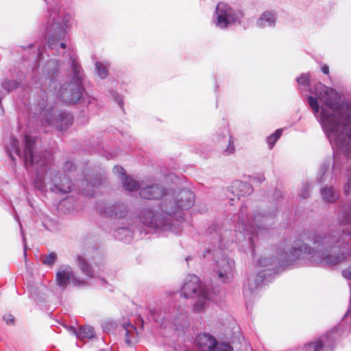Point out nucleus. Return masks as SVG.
Returning a JSON list of instances; mask_svg holds the SVG:
<instances>
[{
	"instance_id": "1",
	"label": "nucleus",
	"mask_w": 351,
	"mask_h": 351,
	"mask_svg": "<svg viewBox=\"0 0 351 351\" xmlns=\"http://www.w3.org/2000/svg\"><path fill=\"white\" fill-rule=\"evenodd\" d=\"M307 101L315 117L339 152L351 158V104L340 103L337 92L319 82Z\"/></svg>"
},
{
	"instance_id": "2",
	"label": "nucleus",
	"mask_w": 351,
	"mask_h": 351,
	"mask_svg": "<svg viewBox=\"0 0 351 351\" xmlns=\"http://www.w3.org/2000/svg\"><path fill=\"white\" fill-rule=\"evenodd\" d=\"M25 148L23 154L26 168L36 171L34 187L43 191L47 187L53 193H68L71 191V180L60 171L49 166L51 154L45 151H38L37 138L28 135L24 136Z\"/></svg>"
},
{
	"instance_id": "3",
	"label": "nucleus",
	"mask_w": 351,
	"mask_h": 351,
	"mask_svg": "<svg viewBox=\"0 0 351 351\" xmlns=\"http://www.w3.org/2000/svg\"><path fill=\"white\" fill-rule=\"evenodd\" d=\"M25 148L23 154L26 168L36 171L34 187L43 191L47 187L53 193H68L71 191V180L60 171L49 166L51 154L45 151H38L37 138L28 135L24 136Z\"/></svg>"
},
{
	"instance_id": "4",
	"label": "nucleus",
	"mask_w": 351,
	"mask_h": 351,
	"mask_svg": "<svg viewBox=\"0 0 351 351\" xmlns=\"http://www.w3.org/2000/svg\"><path fill=\"white\" fill-rule=\"evenodd\" d=\"M195 202L193 193L188 189L180 191L175 197L169 196L162 199L160 212L154 213L150 208L144 209L139 220L156 231H171L175 234L181 232L180 223L184 220L183 210L191 208Z\"/></svg>"
},
{
	"instance_id": "5",
	"label": "nucleus",
	"mask_w": 351,
	"mask_h": 351,
	"mask_svg": "<svg viewBox=\"0 0 351 351\" xmlns=\"http://www.w3.org/2000/svg\"><path fill=\"white\" fill-rule=\"evenodd\" d=\"M49 19L46 27L47 45L51 49L57 50V55H60L58 49L66 48L68 26L71 16L69 13L62 10L53 1L48 9Z\"/></svg>"
},
{
	"instance_id": "6",
	"label": "nucleus",
	"mask_w": 351,
	"mask_h": 351,
	"mask_svg": "<svg viewBox=\"0 0 351 351\" xmlns=\"http://www.w3.org/2000/svg\"><path fill=\"white\" fill-rule=\"evenodd\" d=\"M230 232L226 231L223 234L215 233V240L218 246H214L213 249H208L204 254V258L211 256L215 261L213 266V273L219 280L223 283L231 281L234 271V262L230 259L224 253L223 249L234 241L232 238H226Z\"/></svg>"
},
{
	"instance_id": "7",
	"label": "nucleus",
	"mask_w": 351,
	"mask_h": 351,
	"mask_svg": "<svg viewBox=\"0 0 351 351\" xmlns=\"http://www.w3.org/2000/svg\"><path fill=\"white\" fill-rule=\"evenodd\" d=\"M274 215L272 213H258L252 219L249 216L248 208L242 206L238 215L237 232L244 239H247L252 250L254 247V237L258 236L262 230L267 229L274 223Z\"/></svg>"
},
{
	"instance_id": "8",
	"label": "nucleus",
	"mask_w": 351,
	"mask_h": 351,
	"mask_svg": "<svg viewBox=\"0 0 351 351\" xmlns=\"http://www.w3.org/2000/svg\"><path fill=\"white\" fill-rule=\"evenodd\" d=\"M69 81L64 83L59 90L61 101L68 104H75L82 97L84 92L83 86V71L77 61L71 59Z\"/></svg>"
},
{
	"instance_id": "9",
	"label": "nucleus",
	"mask_w": 351,
	"mask_h": 351,
	"mask_svg": "<svg viewBox=\"0 0 351 351\" xmlns=\"http://www.w3.org/2000/svg\"><path fill=\"white\" fill-rule=\"evenodd\" d=\"M113 172L121 176L123 186L125 191L133 192L139 191L142 198L147 199H158L169 196V191L158 184H152L143 186L132 178L127 176L124 169L119 166L113 168Z\"/></svg>"
},
{
	"instance_id": "10",
	"label": "nucleus",
	"mask_w": 351,
	"mask_h": 351,
	"mask_svg": "<svg viewBox=\"0 0 351 351\" xmlns=\"http://www.w3.org/2000/svg\"><path fill=\"white\" fill-rule=\"evenodd\" d=\"M182 295L185 298H196L193 308L195 313L203 311L210 299L209 289L201 284L195 275L186 278L182 287Z\"/></svg>"
},
{
	"instance_id": "11",
	"label": "nucleus",
	"mask_w": 351,
	"mask_h": 351,
	"mask_svg": "<svg viewBox=\"0 0 351 351\" xmlns=\"http://www.w3.org/2000/svg\"><path fill=\"white\" fill-rule=\"evenodd\" d=\"M243 17L241 11L232 9L229 5L220 2L216 6L213 21L215 25L221 29L240 22Z\"/></svg>"
},
{
	"instance_id": "12",
	"label": "nucleus",
	"mask_w": 351,
	"mask_h": 351,
	"mask_svg": "<svg viewBox=\"0 0 351 351\" xmlns=\"http://www.w3.org/2000/svg\"><path fill=\"white\" fill-rule=\"evenodd\" d=\"M56 282L63 290L69 285L77 288L89 285L88 281L85 278L78 276L69 265H62L58 268L56 274Z\"/></svg>"
},
{
	"instance_id": "13",
	"label": "nucleus",
	"mask_w": 351,
	"mask_h": 351,
	"mask_svg": "<svg viewBox=\"0 0 351 351\" xmlns=\"http://www.w3.org/2000/svg\"><path fill=\"white\" fill-rule=\"evenodd\" d=\"M195 346L197 351H233L228 343L217 341L215 337L209 333H200L197 335Z\"/></svg>"
},
{
	"instance_id": "14",
	"label": "nucleus",
	"mask_w": 351,
	"mask_h": 351,
	"mask_svg": "<svg viewBox=\"0 0 351 351\" xmlns=\"http://www.w3.org/2000/svg\"><path fill=\"white\" fill-rule=\"evenodd\" d=\"M97 210L101 215L115 219L124 218L128 213L126 205L121 202L99 203Z\"/></svg>"
},
{
	"instance_id": "15",
	"label": "nucleus",
	"mask_w": 351,
	"mask_h": 351,
	"mask_svg": "<svg viewBox=\"0 0 351 351\" xmlns=\"http://www.w3.org/2000/svg\"><path fill=\"white\" fill-rule=\"evenodd\" d=\"M336 332L337 328H334L331 331L317 339L315 341L307 343L305 351H332L335 346L334 334Z\"/></svg>"
},
{
	"instance_id": "16",
	"label": "nucleus",
	"mask_w": 351,
	"mask_h": 351,
	"mask_svg": "<svg viewBox=\"0 0 351 351\" xmlns=\"http://www.w3.org/2000/svg\"><path fill=\"white\" fill-rule=\"evenodd\" d=\"M50 125L56 127L60 131L69 128L73 123L72 115L66 112H60L52 115L51 119H47Z\"/></svg>"
},
{
	"instance_id": "17",
	"label": "nucleus",
	"mask_w": 351,
	"mask_h": 351,
	"mask_svg": "<svg viewBox=\"0 0 351 351\" xmlns=\"http://www.w3.org/2000/svg\"><path fill=\"white\" fill-rule=\"evenodd\" d=\"M229 190L232 196L239 199L240 197L250 195L253 191V188L248 182L235 180L232 183Z\"/></svg>"
},
{
	"instance_id": "18",
	"label": "nucleus",
	"mask_w": 351,
	"mask_h": 351,
	"mask_svg": "<svg viewBox=\"0 0 351 351\" xmlns=\"http://www.w3.org/2000/svg\"><path fill=\"white\" fill-rule=\"evenodd\" d=\"M75 265L87 279L95 278V272L93 266L82 256L77 255L75 261Z\"/></svg>"
},
{
	"instance_id": "19",
	"label": "nucleus",
	"mask_w": 351,
	"mask_h": 351,
	"mask_svg": "<svg viewBox=\"0 0 351 351\" xmlns=\"http://www.w3.org/2000/svg\"><path fill=\"white\" fill-rule=\"evenodd\" d=\"M277 16L273 11H265L256 21V26L259 28L273 27L276 25Z\"/></svg>"
},
{
	"instance_id": "20",
	"label": "nucleus",
	"mask_w": 351,
	"mask_h": 351,
	"mask_svg": "<svg viewBox=\"0 0 351 351\" xmlns=\"http://www.w3.org/2000/svg\"><path fill=\"white\" fill-rule=\"evenodd\" d=\"M322 199L327 203H334L339 198V192L332 186H326L320 190Z\"/></svg>"
},
{
	"instance_id": "21",
	"label": "nucleus",
	"mask_w": 351,
	"mask_h": 351,
	"mask_svg": "<svg viewBox=\"0 0 351 351\" xmlns=\"http://www.w3.org/2000/svg\"><path fill=\"white\" fill-rule=\"evenodd\" d=\"M343 191L345 195L351 194V164H346L342 174Z\"/></svg>"
},
{
	"instance_id": "22",
	"label": "nucleus",
	"mask_w": 351,
	"mask_h": 351,
	"mask_svg": "<svg viewBox=\"0 0 351 351\" xmlns=\"http://www.w3.org/2000/svg\"><path fill=\"white\" fill-rule=\"evenodd\" d=\"M86 184L87 189L82 190V193L86 196L92 197L94 195V188L99 186L101 184V178L100 176H97L93 180H84L82 184Z\"/></svg>"
},
{
	"instance_id": "23",
	"label": "nucleus",
	"mask_w": 351,
	"mask_h": 351,
	"mask_svg": "<svg viewBox=\"0 0 351 351\" xmlns=\"http://www.w3.org/2000/svg\"><path fill=\"white\" fill-rule=\"evenodd\" d=\"M122 332L125 335V342L128 345H132L130 337L136 332V328L130 322H124L122 324Z\"/></svg>"
},
{
	"instance_id": "24",
	"label": "nucleus",
	"mask_w": 351,
	"mask_h": 351,
	"mask_svg": "<svg viewBox=\"0 0 351 351\" xmlns=\"http://www.w3.org/2000/svg\"><path fill=\"white\" fill-rule=\"evenodd\" d=\"M223 138L225 143H227L225 146H221V149L224 155L229 156L235 152L234 147V139L232 136L229 135L228 137L223 136Z\"/></svg>"
},
{
	"instance_id": "25",
	"label": "nucleus",
	"mask_w": 351,
	"mask_h": 351,
	"mask_svg": "<svg viewBox=\"0 0 351 351\" xmlns=\"http://www.w3.org/2000/svg\"><path fill=\"white\" fill-rule=\"evenodd\" d=\"M94 328L90 326H83L80 328L77 338L83 340L84 339H92L95 337Z\"/></svg>"
},
{
	"instance_id": "26",
	"label": "nucleus",
	"mask_w": 351,
	"mask_h": 351,
	"mask_svg": "<svg viewBox=\"0 0 351 351\" xmlns=\"http://www.w3.org/2000/svg\"><path fill=\"white\" fill-rule=\"evenodd\" d=\"M7 152L12 160H14V158L12 152H14V154L19 156H21L19 147V141L14 137H12L10 138V145L7 147Z\"/></svg>"
},
{
	"instance_id": "27",
	"label": "nucleus",
	"mask_w": 351,
	"mask_h": 351,
	"mask_svg": "<svg viewBox=\"0 0 351 351\" xmlns=\"http://www.w3.org/2000/svg\"><path fill=\"white\" fill-rule=\"evenodd\" d=\"M313 186L309 182H306L302 184V186L299 192V197L302 199H307L311 196V192L312 191Z\"/></svg>"
},
{
	"instance_id": "28",
	"label": "nucleus",
	"mask_w": 351,
	"mask_h": 351,
	"mask_svg": "<svg viewBox=\"0 0 351 351\" xmlns=\"http://www.w3.org/2000/svg\"><path fill=\"white\" fill-rule=\"evenodd\" d=\"M21 85V82L19 80H12L5 79L4 82L2 83V87L5 90H6L8 93L14 90V89L19 87Z\"/></svg>"
},
{
	"instance_id": "29",
	"label": "nucleus",
	"mask_w": 351,
	"mask_h": 351,
	"mask_svg": "<svg viewBox=\"0 0 351 351\" xmlns=\"http://www.w3.org/2000/svg\"><path fill=\"white\" fill-rule=\"evenodd\" d=\"M58 256L56 253L52 252L47 255L41 256L42 263L47 266L52 267L57 261Z\"/></svg>"
},
{
	"instance_id": "30",
	"label": "nucleus",
	"mask_w": 351,
	"mask_h": 351,
	"mask_svg": "<svg viewBox=\"0 0 351 351\" xmlns=\"http://www.w3.org/2000/svg\"><path fill=\"white\" fill-rule=\"evenodd\" d=\"M95 67L97 75L101 79H105L107 77L108 75V70L106 65L104 63L97 62L95 63Z\"/></svg>"
},
{
	"instance_id": "31",
	"label": "nucleus",
	"mask_w": 351,
	"mask_h": 351,
	"mask_svg": "<svg viewBox=\"0 0 351 351\" xmlns=\"http://www.w3.org/2000/svg\"><path fill=\"white\" fill-rule=\"evenodd\" d=\"M282 134V130H277L274 133L271 134L267 138V143L269 145L270 148H272L277 140L280 138V136Z\"/></svg>"
},
{
	"instance_id": "32",
	"label": "nucleus",
	"mask_w": 351,
	"mask_h": 351,
	"mask_svg": "<svg viewBox=\"0 0 351 351\" xmlns=\"http://www.w3.org/2000/svg\"><path fill=\"white\" fill-rule=\"evenodd\" d=\"M298 83L303 86L308 87L310 86V74L303 73L297 78Z\"/></svg>"
},
{
	"instance_id": "33",
	"label": "nucleus",
	"mask_w": 351,
	"mask_h": 351,
	"mask_svg": "<svg viewBox=\"0 0 351 351\" xmlns=\"http://www.w3.org/2000/svg\"><path fill=\"white\" fill-rule=\"evenodd\" d=\"M341 166V163L340 159L337 156H334V162H333V166H332V171H333L334 175H335L337 173V171L340 170Z\"/></svg>"
},
{
	"instance_id": "34",
	"label": "nucleus",
	"mask_w": 351,
	"mask_h": 351,
	"mask_svg": "<svg viewBox=\"0 0 351 351\" xmlns=\"http://www.w3.org/2000/svg\"><path fill=\"white\" fill-rule=\"evenodd\" d=\"M75 169V165L71 161H66L63 165V169L64 171H72Z\"/></svg>"
},
{
	"instance_id": "35",
	"label": "nucleus",
	"mask_w": 351,
	"mask_h": 351,
	"mask_svg": "<svg viewBox=\"0 0 351 351\" xmlns=\"http://www.w3.org/2000/svg\"><path fill=\"white\" fill-rule=\"evenodd\" d=\"M134 231V228L132 227V226L131 225L130 227H128L126 228H119V230H117V234H121V232H126V234L128 236H131V233L132 232Z\"/></svg>"
},
{
	"instance_id": "36",
	"label": "nucleus",
	"mask_w": 351,
	"mask_h": 351,
	"mask_svg": "<svg viewBox=\"0 0 351 351\" xmlns=\"http://www.w3.org/2000/svg\"><path fill=\"white\" fill-rule=\"evenodd\" d=\"M3 320L6 322L7 324H13L14 322V317L11 314L5 315L3 317Z\"/></svg>"
},
{
	"instance_id": "37",
	"label": "nucleus",
	"mask_w": 351,
	"mask_h": 351,
	"mask_svg": "<svg viewBox=\"0 0 351 351\" xmlns=\"http://www.w3.org/2000/svg\"><path fill=\"white\" fill-rule=\"evenodd\" d=\"M113 97H114L115 100L119 104V106L122 107L123 104V101L122 98L120 96H119L117 94H115V93L113 94Z\"/></svg>"
},
{
	"instance_id": "38",
	"label": "nucleus",
	"mask_w": 351,
	"mask_h": 351,
	"mask_svg": "<svg viewBox=\"0 0 351 351\" xmlns=\"http://www.w3.org/2000/svg\"><path fill=\"white\" fill-rule=\"evenodd\" d=\"M265 178L261 175L253 178L254 181H256V182H258L260 183L265 181Z\"/></svg>"
},
{
	"instance_id": "39",
	"label": "nucleus",
	"mask_w": 351,
	"mask_h": 351,
	"mask_svg": "<svg viewBox=\"0 0 351 351\" xmlns=\"http://www.w3.org/2000/svg\"><path fill=\"white\" fill-rule=\"evenodd\" d=\"M68 330L73 334L74 335H75L77 337V332H78V330H77L75 327L73 326H69L68 327Z\"/></svg>"
},
{
	"instance_id": "40",
	"label": "nucleus",
	"mask_w": 351,
	"mask_h": 351,
	"mask_svg": "<svg viewBox=\"0 0 351 351\" xmlns=\"http://www.w3.org/2000/svg\"><path fill=\"white\" fill-rule=\"evenodd\" d=\"M322 71L324 73V74H328L329 73V68L327 65H324L322 67Z\"/></svg>"
},
{
	"instance_id": "41",
	"label": "nucleus",
	"mask_w": 351,
	"mask_h": 351,
	"mask_svg": "<svg viewBox=\"0 0 351 351\" xmlns=\"http://www.w3.org/2000/svg\"><path fill=\"white\" fill-rule=\"evenodd\" d=\"M229 199H230V204L231 205H233V202L234 200V197H232L231 196H228Z\"/></svg>"
},
{
	"instance_id": "42",
	"label": "nucleus",
	"mask_w": 351,
	"mask_h": 351,
	"mask_svg": "<svg viewBox=\"0 0 351 351\" xmlns=\"http://www.w3.org/2000/svg\"><path fill=\"white\" fill-rule=\"evenodd\" d=\"M191 256H187V257L186 258V261L187 262H188L189 260H191Z\"/></svg>"
},
{
	"instance_id": "43",
	"label": "nucleus",
	"mask_w": 351,
	"mask_h": 351,
	"mask_svg": "<svg viewBox=\"0 0 351 351\" xmlns=\"http://www.w3.org/2000/svg\"><path fill=\"white\" fill-rule=\"evenodd\" d=\"M326 167H321L322 171H326Z\"/></svg>"
},
{
	"instance_id": "44",
	"label": "nucleus",
	"mask_w": 351,
	"mask_h": 351,
	"mask_svg": "<svg viewBox=\"0 0 351 351\" xmlns=\"http://www.w3.org/2000/svg\"><path fill=\"white\" fill-rule=\"evenodd\" d=\"M102 282H103L104 283H107V282H106L105 280H104V279H102Z\"/></svg>"
},
{
	"instance_id": "45",
	"label": "nucleus",
	"mask_w": 351,
	"mask_h": 351,
	"mask_svg": "<svg viewBox=\"0 0 351 351\" xmlns=\"http://www.w3.org/2000/svg\"><path fill=\"white\" fill-rule=\"evenodd\" d=\"M278 193H280V196L281 197L282 196L281 191H279Z\"/></svg>"
}]
</instances>
